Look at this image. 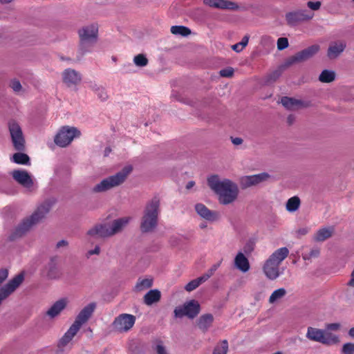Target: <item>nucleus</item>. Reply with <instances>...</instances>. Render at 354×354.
Here are the masks:
<instances>
[{
  "label": "nucleus",
  "mask_w": 354,
  "mask_h": 354,
  "mask_svg": "<svg viewBox=\"0 0 354 354\" xmlns=\"http://www.w3.org/2000/svg\"><path fill=\"white\" fill-rule=\"evenodd\" d=\"M207 185L216 194L218 203L229 205L234 203L239 196L238 185L229 178H221L218 175L207 178Z\"/></svg>",
  "instance_id": "obj_1"
},
{
  "label": "nucleus",
  "mask_w": 354,
  "mask_h": 354,
  "mask_svg": "<svg viewBox=\"0 0 354 354\" xmlns=\"http://www.w3.org/2000/svg\"><path fill=\"white\" fill-rule=\"evenodd\" d=\"M132 167L127 165L113 175L109 176L96 183L92 188L93 194H102L109 192L122 185L132 171Z\"/></svg>",
  "instance_id": "obj_2"
},
{
  "label": "nucleus",
  "mask_w": 354,
  "mask_h": 354,
  "mask_svg": "<svg viewBox=\"0 0 354 354\" xmlns=\"http://www.w3.org/2000/svg\"><path fill=\"white\" fill-rule=\"evenodd\" d=\"M160 202L158 198H153L146 205L140 221V230L142 232H152L158 226Z\"/></svg>",
  "instance_id": "obj_3"
},
{
  "label": "nucleus",
  "mask_w": 354,
  "mask_h": 354,
  "mask_svg": "<svg viewBox=\"0 0 354 354\" xmlns=\"http://www.w3.org/2000/svg\"><path fill=\"white\" fill-rule=\"evenodd\" d=\"M288 254L289 250L286 247H282L269 256L262 266L263 272L268 279L274 280L279 277V266Z\"/></svg>",
  "instance_id": "obj_4"
},
{
  "label": "nucleus",
  "mask_w": 354,
  "mask_h": 354,
  "mask_svg": "<svg viewBox=\"0 0 354 354\" xmlns=\"http://www.w3.org/2000/svg\"><path fill=\"white\" fill-rule=\"evenodd\" d=\"M77 35L80 53H90L98 40L99 26L96 23L84 25L77 30Z\"/></svg>",
  "instance_id": "obj_5"
},
{
  "label": "nucleus",
  "mask_w": 354,
  "mask_h": 354,
  "mask_svg": "<svg viewBox=\"0 0 354 354\" xmlns=\"http://www.w3.org/2000/svg\"><path fill=\"white\" fill-rule=\"evenodd\" d=\"M8 277V272L6 269L0 270V305L3 300L17 290L24 280V274L20 273L15 276L7 283L3 284Z\"/></svg>",
  "instance_id": "obj_6"
},
{
  "label": "nucleus",
  "mask_w": 354,
  "mask_h": 354,
  "mask_svg": "<svg viewBox=\"0 0 354 354\" xmlns=\"http://www.w3.org/2000/svg\"><path fill=\"white\" fill-rule=\"evenodd\" d=\"M81 131L75 127H62L54 137L56 145L64 148L71 144L74 139L81 136Z\"/></svg>",
  "instance_id": "obj_7"
},
{
  "label": "nucleus",
  "mask_w": 354,
  "mask_h": 354,
  "mask_svg": "<svg viewBox=\"0 0 354 354\" xmlns=\"http://www.w3.org/2000/svg\"><path fill=\"white\" fill-rule=\"evenodd\" d=\"M12 178L26 192H34L37 189V183L32 176L25 169H15L11 172Z\"/></svg>",
  "instance_id": "obj_8"
},
{
  "label": "nucleus",
  "mask_w": 354,
  "mask_h": 354,
  "mask_svg": "<svg viewBox=\"0 0 354 354\" xmlns=\"http://www.w3.org/2000/svg\"><path fill=\"white\" fill-rule=\"evenodd\" d=\"M61 79L64 87L71 91H77L82 83V75L78 71L67 68L62 72Z\"/></svg>",
  "instance_id": "obj_9"
},
{
  "label": "nucleus",
  "mask_w": 354,
  "mask_h": 354,
  "mask_svg": "<svg viewBox=\"0 0 354 354\" xmlns=\"http://www.w3.org/2000/svg\"><path fill=\"white\" fill-rule=\"evenodd\" d=\"M50 207V204L48 202L39 205L30 218L23 221L19 226V229L22 231L28 230L32 225L43 220L49 213Z\"/></svg>",
  "instance_id": "obj_10"
},
{
  "label": "nucleus",
  "mask_w": 354,
  "mask_h": 354,
  "mask_svg": "<svg viewBox=\"0 0 354 354\" xmlns=\"http://www.w3.org/2000/svg\"><path fill=\"white\" fill-rule=\"evenodd\" d=\"M201 307L199 303L192 299L185 302L183 305L177 306L174 310V316L178 318L187 317L189 319H194L200 313Z\"/></svg>",
  "instance_id": "obj_11"
},
{
  "label": "nucleus",
  "mask_w": 354,
  "mask_h": 354,
  "mask_svg": "<svg viewBox=\"0 0 354 354\" xmlns=\"http://www.w3.org/2000/svg\"><path fill=\"white\" fill-rule=\"evenodd\" d=\"M8 129L13 147L16 150L25 149V138L20 124L15 120L8 122Z\"/></svg>",
  "instance_id": "obj_12"
},
{
  "label": "nucleus",
  "mask_w": 354,
  "mask_h": 354,
  "mask_svg": "<svg viewBox=\"0 0 354 354\" xmlns=\"http://www.w3.org/2000/svg\"><path fill=\"white\" fill-rule=\"evenodd\" d=\"M136 322V317L131 314L122 313L116 317L112 323L113 329L118 333L130 330Z\"/></svg>",
  "instance_id": "obj_13"
},
{
  "label": "nucleus",
  "mask_w": 354,
  "mask_h": 354,
  "mask_svg": "<svg viewBox=\"0 0 354 354\" xmlns=\"http://www.w3.org/2000/svg\"><path fill=\"white\" fill-rule=\"evenodd\" d=\"M315 13L307 9H299L294 12H290L286 15V19L289 25L294 26L299 22L308 21L313 19Z\"/></svg>",
  "instance_id": "obj_14"
},
{
  "label": "nucleus",
  "mask_w": 354,
  "mask_h": 354,
  "mask_svg": "<svg viewBox=\"0 0 354 354\" xmlns=\"http://www.w3.org/2000/svg\"><path fill=\"white\" fill-rule=\"evenodd\" d=\"M270 178L269 174L263 172L254 175L244 176L240 178L239 183L242 189L257 186L268 181Z\"/></svg>",
  "instance_id": "obj_15"
},
{
  "label": "nucleus",
  "mask_w": 354,
  "mask_h": 354,
  "mask_svg": "<svg viewBox=\"0 0 354 354\" xmlns=\"http://www.w3.org/2000/svg\"><path fill=\"white\" fill-rule=\"evenodd\" d=\"M194 209L196 214L203 220L213 223L218 220V213L214 210L209 209L202 203H197L194 205Z\"/></svg>",
  "instance_id": "obj_16"
},
{
  "label": "nucleus",
  "mask_w": 354,
  "mask_h": 354,
  "mask_svg": "<svg viewBox=\"0 0 354 354\" xmlns=\"http://www.w3.org/2000/svg\"><path fill=\"white\" fill-rule=\"evenodd\" d=\"M86 236L93 239L112 236L110 225L108 223L95 225L88 230Z\"/></svg>",
  "instance_id": "obj_17"
},
{
  "label": "nucleus",
  "mask_w": 354,
  "mask_h": 354,
  "mask_svg": "<svg viewBox=\"0 0 354 354\" xmlns=\"http://www.w3.org/2000/svg\"><path fill=\"white\" fill-rule=\"evenodd\" d=\"M346 42L344 40H337L329 44L327 56L330 59H337L345 50Z\"/></svg>",
  "instance_id": "obj_18"
},
{
  "label": "nucleus",
  "mask_w": 354,
  "mask_h": 354,
  "mask_svg": "<svg viewBox=\"0 0 354 354\" xmlns=\"http://www.w3.org/2000/svg\"><path fill=\"white\" fill-rule=\"evenodd\" d=\"M95 303H90L84 307L77 315L74 322L82 327V326L91 317L95 309Z\"/></svg>",
  "instance_id": "obj_19"
},
{
  "label": "nucleus",
  "mask_w": 354,
  "mask_h": 354,
  "mask_svg": "<svg viewBox=\"0 0 354 354\" xmlns=\"http://www.w3.org/2000/svg\"><path fill=\"white\" fill-rule=\"evenodd\" d=\"M320 49V47L317 44L312 45L307 48L299 52L293 57V61L296 62H300L306 61L315 54H317Z\"/></svg>",
  "instance_id": "obj_20"
},
{
  "label": "nucleus",
  "mask_w": 354,
  "mask_h": 354,
  "mask_svg": "<svg viewBox=\"0 0 354 354\" xmlns=\"http://www.w3.org/2000/svg\"><path fill=\"white\" fill-rule=\"evenodd\" d=\"M281 103L286 109L290 111H295L302 108H306L309 105L308 102L288 97H282Z\"/></svg>",
  "instance_id": "obj_21"
},
{
  "label": "nucleus",
  "mask_w": 354,
  "mask_h": 354,
  "mask_svg": "<svg viewBox=\"0 0 354 354\" xmlns=\"http://www.w3.org/2000/svg\"><path fill=\"white\" fill-rule=\"evenodd\" d=\"M203 3L214 8L235 10L238 6L233 1L227 0H203Z\"/></svg>",
  "instance_id": "obj_22"
},
{
  "label": "nucleus",
  "mask_w": 354,
  "mask_h": 354,
  "mask_svg": "<svg viewBox=\"0 0 354 354\" xmlns=\"http://www.w3.org/2000/svg\"><path fill=\"white\" fill-rule=\"evenodd\" d=\"M88 88L96 95L98 100L100 101L104 102L109 99V95L106 88L103 85L95 81H90L88 83Z\"/></svg>",
  "instance_id": "obj_23"
},
{
  "label": "nucleus",
  "mask_w": 354,
  "mask_h": 354,
  "mask_svg": "<svg viewBox=\"0 0 354 354\" xmlns=\"http://www.w3.org/2000/svg\"><path fill=\"white\" fill-rule=\"evenodd\" d=\"M68 299L63 298L55 301L47 310L46 315L50 318L57 317L66 307Z\"/></svg>",
  "instance_id": "obj_24"
},
{
  "label": "nucleus",
  "mask_w": 354,
  "mask_h": 354,
  "mask_svg": "<svg viewBox=\"0 0 354 354\" xmlns=\"http://www.w3.org/2000/svg\"><path fill=\"white\" fill-rule=\"evenodd\" d=\"M234 265L238 270L243 273L248 272L250 268L249 260L241 252H239L235 256Z\"/></svg>",
  "instance_id": "obj_25"
},
{
  "label": "nucleus",
  "mask_w": 354,
  "mask_h": 354,
  "mask_svg": "<svg viewBox=\"0 0 354 354\" xmlns=\"http://www.w3.org/2000/svg\"><path fill=\"white\" fill-rule=\"evenodd\" d=\"M81 326L73 322V324L69 327L67 331L64 333L63 337L59 340V346H66L75 336Z\"/></svg>",
  "instance_id": "obj_26"
},
{
  "label": "nucleus",
  "mask_w": 354,
  "mask_h": 354,
  "mask_svg": "<svg viewBox=\"0 0 354 354\" xmlns=\"http://www.w3.org/2000/svg\"><path fill=\"white\" fill-rule=\"evenodd\" d=\"M334 227L327 226L319 228L314 234L313 239L317 242H322L330 238L334 234Z\"/></svg>",
  "instance_id": "obj_27"
},
{
  "label": "nucleus",
  "mask_w": 354,
  "mask_h": 354,
  "mask_svg": "<svg viewBox=\"0 0 354 354\" xmlns=\"http://www.w3.org/2000/svg\"><path fill=\"white\" fill-rule=\"evenodd\" d=\"M129 217H123L114 220L110 225L112 236L120 232L129 223Z\"/></svg>",
  "instance_id": "obj_28"
},
{
  "label": "nucleus",
  "mask_w": 354,
  "mask_h": 354,
  "mask_svg": "<svg viewBox=\"0 0 354 354\" xmlns=\"http://www.w3.org/2000/svg\"><path fill=\"white\" fill-rule=\"evenodd\" d=\"M323 332V342L322 344L325 345H333L338 344L339 340V337L329 330L328 328L325 327V329H322Z\"/></svg>",
  "instance_id": "obj_29"
},
{
  "label": "nucleus",
  "mask_w": 354,
  "mask_h": 354,
  "mask_svg": "<svg viewBox=\"0 0 354 354\" xmlns=\"http://www.w3.org/2000/svg\"><path fill=\"white\" fill-rule=\"evenodd\" d=\"M306 337L314 342H319L322 344L323 342V332L322 329L314 328V327H308Z\"/></svg>",
  "instance_id": "obj_30"
},
{
  "label": "nucleus",
  "mask_w": 354,
  "mask_h": 354,
  "mask_svg": "<svg viewBox=\"0 0 354 354\" xmlns=\"http://www.w3.org/2000/svg\"><path fill=\"white\" fill-rule=\"evenodd\" d=\"M161 293L158 289L148 291L144 296V302L147 306H151L160 301Z\"/></svg>",
  "instance_id": "obj_31"
},
{
  "label": "nucleus",
  "mask_w": 354,
  "mask_h": 354,
  "mask_svg": "<svg viewBox=\"0 0 354 354\" xmlns=\"http://www.w3.org/2000/svg\"><path fill=\"white\" fill-rule=\"evenodd\" d=\"M214 321V317L211 314H205L201 315L198 319L197 324L198 328L203 331H207L211 326Z\"/></svg>",
  "instance_id": "obj_32"
},
{
  "label": "nucleus",
  "mask_w": 354,
  "mask_h": 354,
  "mask_svg": "<svg viewBox=\"0 0 354 354\" xmlns=\"http://www.w3.org/2000/svg\"><path fill=\"white\" fill-rule=\"evenodd\" d=\"M45 274L50 279H57L61 276L59 270L54 262L49 263L45 268Z\"/></svg>",
  "instance_id": "obj_33"
},
{
  "label": "nucleus",
  "mask_w": 354,
  "mask_h": 354,
  "mask_svg": "<svg viewBox=\"0 0 354 354\" xmlns=\"http://www.w3.org/2000/svg\"><path fill=\"white\" fill-rule=\"evenodd\" d=\"M301 205V200L297 196H292L290 198L286 203V209L290 213L297 212Z\"/></svg>",
  "instance_id": "obj_34"
},
{
  "label": "nucleus",
  "mask_w": 354,
  "mask_h": 354,
  "mask_svg": "<svg viewBox=\"0 0 354 354\" xmlns=\"http://www.w3.org/2000/svg\"><path fill=\"white\" fill-rule=\"evenodd\" d=\"M153 279L151 277L139 279L135 286L136 292H142L153 286Z\"/></svg>",
  "instance_id": "obj_35"
},
{
  "label": "nucleus",
  "mask_w": 354,
  "mask_h": 354,
  "mask_svg": "<svg viewBox=\"0 0 354 354\" xmlns=\"http://www.w3.org/2000/svg\"><path fill=\"white\" fill-rule=\"evenodd\" d=\"M336 78V73L333 70L325 69L319 75V80L322 83H330Z\"/></svg>",
  "instance_id": "obj_36"
},
{
  "label": "nucleus",
  "mask_w": 354,
  "mask_h": 354,
  "mask_svg": "<svg viewBox=\"0 0 354 354\" xmlns=\"http://www.w3.org/2000/svg\"><path fill=\"white\" fill-rule=\"evenodd\" d=\"M286 293L287 291L283 288L275 290L269 297V303L273 304L279 302L286 296Z\"/></svg>",
  "instance_id": "obj_37"
},
{
  "label": "nucleus",
  "mask_w": 354,
  "mask_h": 354,
  "mask_svg": "<svg viewBox=\"0 0 354 354\" xmlns=\"http://www.w3.org/2000/svg\"><path fill=\"white\" fill-rule=\"evenodd\" d=\"M207 281V277L202 275L201 277L189 281L185 286V289L187 292L193 291L196 289L201 284Z\"/></svg>",
  "instance_id": "obj_38"
},
{
  "label": "nucleus",
  "mask_w": 354,
  "mask_h": 354,
  "mask_svg": "<svg viewBox=\"0 0 354 354\" xmlns=\"http://www.w3.org/2000/svg\"><path fill=\"white\" fill-rule=\"evenodd\" d=\"M9 86L17 95H22L26 92L25 88L21 85L19 80L14 78L9 82Z\"/></svg>",
  "instance_id": "obj_39"
},
{
  "label": "nucleus",
  "mask_w": 354,
  "mask_h": 354,
  "mask_svg": "<svg viewBox=\"0 0 354 354\" xmlns=\"http://www.w3.org/2000/svg\"><path fill=\"white\" fill-rule=\"evenodd\" d=\"M12 161L17 164L19 165H29L30 164V158L28 156L26 153H15L12 158Z\"/></svg>",
  "instance_id": "obj_40"
},
{
  "label": "nucleus",
  "mask_w": 354,
  "mask_h": 354,
  "mask_svg": "<svg viewBox=\"0 0 354 354\" xmlns=\"http://www.w3.org/2000/svg\"><path fill=\"white\" fill-rule=\"evenodd\" d=\"M171 32L176 35L187 36L190 35L191 30L183 26H173L171 27Z\"/></svg>",
  "instance_id": "obj_41"
},
{
  "label": "nucleus",
  "mask_w": 354,
  "mask_h": 354,
  "mask_svg": "<svg viewBox=\"0 0 354 354\" xmlns=\"http://www.w3.org/2000/svg\"><path fill=\"white\" fill-rule=\"evenodd\" d=\"M133 64L140 68L146 66L148 64V59L144 54H138L133 57Z\"/></svg>",
  "instance_id": "obj_42"
},
{
  "label": "nucleus",
  "mask_w": 354,
  "mask_h": 354,
  "mask_svg": "<svg viewBox=\"0 0 354 354\" xmlns=\"http://www.w3.org/2000/svg\"><path fill=\"white\" fill-rule=\"evenodd\" d=\"M228 351V343L227 340H223L214 348L213 354H227Z\"/></svg>",
  "instance_id": "obj_43"
},
{
  "label": "nucleus",
  "mask_w": 354,
  "mask_h": 354,
  "mask_svg": "<svg viewBox=\"0 0 354 354\" xmlns=\"http://www.w3.org/2000/svg\"><path fill=\"white\" fill-rule=\"evenodd\" d=\"M248 41H249V36L248 35H245L241 41L233 45L232 46V48L236 53H240L241 52L243 48L248 45Z\"/></svg>",
  "instance_id": "obj_44"
},
{
  "label": "nucleus",
  "mask_w": 354,
  "mask_h": 354,
  "mask_svg": "<svg viewBox=\"0 0 354 354\" xmlns=\"http://www.w3.org/2000/svg\"><path fill=\"white\" fill-rule=\"evenodd\" d=\"M306 6L308 8V11L314 13L315 11H318L322 6V2L319 1H308L306 3Z\"/></svg>",
  "instance_id": "obj_45"
},
{
  "label": "nucleus",
  "mask_w": 354,
  "mask_h": 354,
  "mask_svg": "<svg viewBox=\"0 0 354 354\" xmlns=\"http://www.w3.org/2000/svg\"><path fill=\"white\" fill-rule=\"evenodd\" d=\"M319 255V249H313L309 252L305 253L302 255L304 260H310L313 258H317Z\"/></svg>",
  "instance_id": "obj_46"
},
{
  "label": "nucleus",
  "mask_w": 354,
  "mask_h": 354,
  "mask_svg": "<svg viewBox=\"0 0 354 354\" xmlns=\"http://www.w3.org/2000/svg\"><path fill=\"white\" fill-rule=\"evenodd\" d=\"M342 352L343 354H354V344H344L342 346Z\"/></svg>",
  "instance_id": "obj_47"
},
{
  "label": "nucleus",
  "mask_w": 354,
  "mask_h": 354,
  "mask_svg": "<svg viewBox=\"0 0 354 354\" xmlns=\"http://www.w3.org/2000/svg\"><path fill=\"white\" fill-rule=\"evenodd\" d=\"M288 46V40L286 37H280L277 40V48L282 50Z\"/></svg>",
  "instance_id": "obj_48"
},
{
  "label": "nucleus",
  "mask_w": 354,
  "mask_h": 354,
  "mask_svg": "<svg viewBox=\"0 0 354 354\" xmlns=\"http://www.w3.org/2000/svg\"><path fill=\"white\" fill-rule=\"evenodd\" d=\"M221 266V262H218L214 264L206 273L203 274L204 277H207V280L210 278L214 273V272L219 268Z\"/></svg>",
  "instance_id": "obj_49"
},
{
  "label": "nucleus",
  "mask_w": 354,
  "mask_h": 354,
  "mask_svg": "<svg viewBox=\"0 0 354 354\" xmlns=\"http://www.w3.org/2000/svg\"><path fill=\"white\" fill-rule=\"evenodd\" d=\"M219 74L222 77H231L234 74V69L231 67H227L221 70Z\"/></svg>",
  "instance_id": "obj_50"
},
{
  "label": "nucleus",
  "mask_w": 354,
  "mask_h": 354,
  "mask_svg": "<svg viewBox=\"0 0 354 354\" xmlns=\"http://www.w3.org/2000/svg\"><path fill=\"white\" fill-rule=\"evenodd\" d=\"M326 328H328L331 332L333 331H338L341 329V324L339 323H332V324H328L325 326Z\"/></svg>",
  "instance_id": "obj_51"
},
{
  "label": "nucleus",
  "mask_w": 354,
  "mask_h": 354,
  "mask_svg": "<svg viewBox=\"0 0 354 354\" xmlns=\"http://www.w3.org/2000/svg\"><path fill=\"white\" fill-rule=\"evenodd\" d=\"M254 243L253 241H249L244 246V251L245 253L250 254L251 253L254 249Z\"/></svg>",
  "instance_id": "obj_52"
},
{
  "label": "nucleus",
  "mask_w": 354,
  "mask_h": 354,
  "mask_svg": "<svg viewBox=\"0 0 354 354\" xmlns=\"http://www.w3.org/2000/svg\"><path fill=\"white\" fill-rule=\"evenodd\" d=\"M100 252V248L98 245H95L94 249L90 250L86 252V257L89 258L91 256L96 254L98 255Z\"/></svg>",
  "instance_id": "obj_53"
},
{
  "label": "nucleus",
  "mask_w": 354,
  "mask_h": 354,
  "mask_svg": "<svg viewBox=\"0 0 354 354\" xmlns=\"http://www.w3.org/2000/svg\"><path fill=\"white\" fill-rule=\"evenodd\" d=\"M156 351L158 354H167L164 346L160 344L156 346Z\"/></svg>",
  "instance_id": "obj_54"
},
{
  "label": "nucleus",
  "mask_w": 354,
  "mask_h": 354,
  "mask_svg": "<svg viewBox=\"0 0 354 354\" xmlns=\"http://www.w3.org/2000/svg\"><path fill=\"white\" fill-rule=\"evenodd\" d=\"M68 245V242L65 240H61L57 243V248H66Z\"/></svg>",
  "instance_id": "obj_55"
},
{
  "label": "nucleus",
  "mask_w": 354,
  "mask_h": 354,
  "mask_svg": "<svg viewBox=\"0 0 354 354\" xmlns=\"http://www.w3.org/2000/svg\"><path fill=\"white\" fill-rule=\"evenodd\" d=\"M232 142L234 145H239L242 144L243 140L241 138H232Z\"/></svg>",
  "instance_id": "obj_56"
},
{
  "label": "nucleus",
  "mask_w": 354,
  "mask_h": 354,
  "mask_svg": "<svg viewBox=\"0 0 354 354\" xmlns=\"http://www.w3.org/2000/svg\"><path fill=\"white\" fill-rule=\"evenodd\" d=\"M347 1V0H334V2L337 4L339 6H342L344 3H345Z\"/></svg>",
  "instance_id": "obj_57"
},
{
  "label": "nucleus",
  "mask_w": 354,
  "mask_h": 354,
  "mask_svg": "<svg viewBox=\"0 0 354 354\" xmlns=\"http://www.w3.org/2000/svg\"><path fill=\"white\" fill-rule=\"evenodd\" d=\"M262 41L268 42V41H273V40L271 39L269 36H264L262 37Z\"/></svg>",
  "instance_id": "obj_58"
},
{
  "label": "nucleus",
  "mask_w": 354,
  "mask_h": 354,
  "mask_svg": "<svg viewBox=\"0 0 354 354\" xmlns=\"http://www.w3.org/2000/svg\"><path fill=\"white\" fill-rule=\"evenodd\" d=\"M195 185V183L194 181H189L187 183V185H186V188L187 189H189L191 188H192Z\"/></svg>",
  "instance_id": "obj_59"
},
{
  "label": "nucleus",
  "mask_w": 354,
  "mask_h": 354,
  "mask_svg": "<svg viewBox=\"0 0 354 354\" xmlns=\"http://www.w3.org/2000/svg\"><path fill=\"white\" fill-rule=\"evenodd\" d=\"M198 227L201 230H205L207 227V225L206 223L202 222L199 224Z\"/></svg>",
  "instance_id": "obj_60"
},
{
  "label": "nucleus",
  "mask_w": 354,
  "mask_h": 354,
  "mask_svg": "<svg viewBox=\"0 0 354 354\" xmlns=\"http://www.w3.org/2000/svg\"><path fill=\"white\" fill-rule=\"evenodd\" d=\"M348 335L351 337L353 338L354 339V327L351 328L349 330H348Z\"/></svg>",
  "instance_id": "obj_61"
},
{
  "label": "nucleus",
  "mask_w": 354,
  "mask_h": 354,
  "mask_svg": "<svg viewBox=\"0 0 354 354\" xmlns=\"http://www.w3.org/2000/svg\"><path fill=\"white\" fill-rule=\"evenodd\" d=\"M13 0H0V3L5 4V3H11Z\"/></svg>",
  "instance_id": "obj_62"
},
{
  "label": "nucleus",
  "mask_w": 354,
  "mask_h": 354,
  "mask_svg": "<svg viewBox=\"0 0 354 354\" xmlns=\"http://www.w3.org/2000/svg\"><path fill=\"white\" fill-rule=\"evenodd\" d=\"M294 120V117L292 115H290L288 117V121L290 124L292 123Z\"/></svg>",
  "instance_id": "obj_63"
},
{
  "label": "nucleus",
  "mask_w": 354,
  "mask_h": 354,
  "mask_svg": "<svg viewBox=\"0 0 354 354\" xmlns=\"http://www.w3.org/2000/svg\"><path fill=\"white\" fill-rule=\"evenodd\" d=\"M299 232L302 234H305L308 232V230L307 229H302V230H299Z\"/></svg>",
  "instance_id": "obj_64"
}]
</instances>
